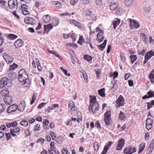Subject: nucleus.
Returning <instances> with one entry per match:
<instances>
[{"label": "nucleus", "instance_id": "obj_12", "mask_svg": "<svg viewBox=\"0 0 154 154\" xmlns=\"http://www.w3.org/2000/svg\"><path fill=\"white\" fill-rule=\"evenodd\" d=\"M116 103L119 105L118 107L124 105V99L123 97L121 95H120L116 101Z\"/></svg>", "mask_w": 154, "mask_h": 154}, {"label": "nucleus", "instance_id": "obj_2", "mask_svg": "<svg viewBox=\"0 0 154 154\" xmlns=\"http://www.w3.org/2000/svg\"><path fill=\"white\" fill-rule=\"evenodd\" d=\"M18 79L23 84H26L28 79V76L25 70L22 69L18 72Z\"/></svg>", "mask_w": 154, "mask_h": 154}, {"label": "nucleus", "instance_id": "obj_41", "mask_svg": "<svg viewBox=\"0 0 154 154\" xmlns=\"http://www.w3.org/2000/svg\"><path fill=\"white\" fill-rule=\"evenodd\" d=\"M94 147L95 150L97 151L99 148V143L98 142H96L94 144Z\"/></svg>", "mask_w": 154, "mask_h": 154}, {"label": "nucleus", "instance_id": "obj_52", "mask_svg": "<svg viewBox=\"0 0 154 154\" xmlns=\"http://www.w3.org/2000/svg\"><path fill=\"white\" fill-rule=\"evenodd\" d=\"M46 103H40L38 106V109H41L46 104Z\"/></svg>", "mask_w": 154, "mask_h": 154}, {"label": "nucleus", "instance_id": "obj_19", "mask_svg": "<svg viewBox=\"0 0 154 154\" xmlns=\"http://www.w3.org/2000/svg\"><path fill=\"white\" fill-rule=\"evenodd\" d=\"M103 31L101 29H100V31L97 35V38L100 42H102L104 39V37L102 35Z\"/></svg>", "mask_w": 154, "mask_h": 154}, {"label": "nucleus", "instance_id": "obj_35", "mask_svg": "<svg viewBox=\"0 0 154 154\" xmlns=\"http://www.w3.org/2000/svg\"><path fill=\"white\" fill-rule=\"evenodd\" d=\"M120 22V20H117L116 21H115L113 23V28L114 29H115L117 26H118V25L119 24Z\"/></svg>", "mask_w": 154, "mask_h": 154}, {"label": "nucleus", "instance_id": "obj_42", "mask_svg": "<svg viewBox=\"0 0 154 154\" xmlns=\"http://www.w3.org/2000/svg\"><path fill=\"white\" fill-rule=\"evenodd\" d=\"M119 118L121 120L124 119L125 118V116L123 112L121 111L119 114Z\"/></svg>", "mask_w": 154, "mask_h": 154}, {"label": "nucleus", "instance_id": "obj_33", "mask_svg": "<svg viewBox=\"0 0 154 154\" xmlns=\"http://www.w3.org/2000/svg\"><path fill=\"white\" fill-rule=\"evenodd\" d=\"M84 58L88 61H90L92 60V58L91 56L87 55H84Z\"/></svg>", "mask_w": 154, "mask_h": 154}, {"label": "nucleus", "instance_id": "obj_61", "mask_svg": "<svg viewBox=\"0 0 154 154\" xmlns=\"http://www.w3.org/2000/svg\"><path fill=\"white\" fill-rule=\"evenodd\" d=\"M84 12L86 15H87L89 16H90V15L91 13V12L90 11H89V10L85 11Z\"/></svg>", "mask_w": 154, "mask_h": 154}, {"label": "nucleus", "instance_id": "obj_22", "mask_svg": "<svg viewBox=\"0 0 154 154\" xmlns=\"http://www.w3.org/2000/svg\"><path fill=\"white\" fill-rule=\"evenodd\" d=\"M107 42V40H104V42L103 44H102L100 45H98L97 46L98 47V48L101 50V51H103L104 49L105 48L106 43Z\"/></svg>", "mask_w": 154, "mask_h": 154}, {"label": "nucleus", "instance_id": "obj_55", "mask_svg": "<svg viewBox=\"0 0 154 154\" xmlns=\"http://www.w3.org/2000/svg\"><path fill=\"white\" fill-rule=\"evenodd\" d=\"M149 137V133L147 132L145 133V138L146 140H148Z\"/></svg>", "mask_w": 154, "mask_h": 154}, {"label": "nucleus", "instance_id": "obj_20", "mask_svg": "<svg viewBox=\"0 0 154 154\" xmlns=\"http://www.w3.org/2000/svg\"><path fill=\"white\" fill-rule=\"evenodd\" d=\"M154 56V52L152 51H150L148 52L145 57V58L147 59V60H149L152 56Z\"/></svg>", "mask_w": 154, "mask_h": 154}, {"label": "nucleus", "instance_id": "obj_17", "mask_svg": "<svg viewBox=\"0 0 154 154\" xmlns=\"http://www.w3.org/2000/svg\"><path fill=\"white\" fill-rule=\"evenodd\" d=\"M69 109L70 111H74L76 110V107L74 102L72 101H71L69 103Z\"/></svg>", "mask_w": 154, "mask_h": 154}, {"label": "nucleus", "instance_id": "obj_50", "mask_svg": "<svg viewBox=\"0 0 154 154\" xmlns=\"http://www.w3.org/2000/svg\"><path fill=\"white\" fill-rule=\"evenodd\" d=\"M60 69L62 70L63 72L64 73V74L68 76H70V74L68 73V74H67V71L64 69L62 67H60Z\"/></svg>", "mask_w": 154, "mask_h": 154}, {"label": "nucleus", "instance_id": "obj_9", "mask_svg": "<svg viewBox=\"0 0 154 154\" xmlns=\"http://www.w3.org/2000/svg\"><path fill=\"white\" fill-rule=\"evenodd\" d=\"M24 21L27 24L33 25L36 23V20L34 18L30 17H27L24 18Z\"/></svg>", "mask_w": 154, "mask_h": 154}, {"label": "nucleus", "instance_id": "obj_39", "mask_svg": "<svg viewBox=\"0 0 154 154\" xmlns=\"http://www.w3.org/2000/svg\"><path fill=\"white\" fill-rule=\"evenodd\" d=\"M50 134L52 137V140H55V139L56 137V134L53 132L50 131Z\"/></svg>", "mask_w": 154, "mask_h": 154}, {"label": "nucleus", "instance_id": "obj_38", "mask_svg": "<svg viewBox=\"0 0 154 154\" xmlns=\"http://www.w3.org/2000/svg\"><path fill=\"white\" fill-rule=\"evenodd\" d=\"M130 57L131 60V62L132 63H133L137 59L136 56L135 55H131Z\"/></svg>", "mask_w": 154, "mask_h": 154}, {"label": "nucleus", "instance_id": "obj_36", "mask_svg": "<svg viewBox=\"0 0 154 154\" xmlns=\"http://www.w3.org/2000/svg\"><path fill=\"white\" fill-rule=\"evenodd\" d=\"M48 51L50 53H52L54 54L55 55V56L58 57L59 58V59L60 60H62V57L61 56H60L59 54H57L55 51Z\"/></svg>", "mask_w": 154, "mask_h": 154}, {"label": "nucleus", "instance_id": "obj_1", "mask_svg": "<svg viewBox=\"0 0 154 154\" xmlns=\"http://www.w3.org/2000/svg\"><path fill=\"white\" fill-rule=\"evenodd\" d=\"M91 104L90 107H89L90 111L91 110L93 114H95L96 112L98 110L99 105L98 102L96 100V98L95 97L91 96Z\"/></svg>", "mask_w": 154, "mask_h": 154}, {"label": "nucleus", "instance_id": "obj_37", "mask_svg": "<svg viewBox=\"0 0 154 154\" xmlns=\"http://www.w3.org/2000/svg\"><path fill=\"white\" fill-rule=\"evenodd\" d=\"M90 2V1L88 0H81L80 1V3L83 5L89 4Z\"/></svg>", "mask_w": 154, "mask_h": 154}, {"label": "nucleus", "instance_id": "obj_16", "mask_svg": "<svg viewBox=\"0 0 154 154\" xmlns=\"http://www.w3.org/2000/svg\"><path fill=\"white\" fill-rule=\"evenodd\" d=\"M23 42L22 40L21 39H19L15 41L14 45L16 48H19L23 46Z\"/></svg>", "mask_w": 154, "mask_h": 154}, {"label": "nucleus", "instance_id": "obj_64", "mask_svg": "<svg viewBox=\"0 0 154 154\" xmlns=\"http://www.w3.org/2000/svg\"><path fill=\"white\" fill-rule=\"evenodd\" d=\"M53 108L51 107H48L45 110V111L47 112H50L51 110H53Z\"/></svg>", "mask_w": 154, "mask_h": 154}, {"label": "nucleus", "instance_id": "obj_8", "mask_svg": "<svg viewBox=\"0 0 154 154\" xmlns=\"http://www.w3.org/2000/svg\"><path fill=\"white\" fill-rule=\"evenodd\" d=\"M18 106L16 104H13L10 106L7 109L8 113H11L17 110Z\"/></svg>", "mask_w": 154, "mask_h": 154}, {"label": "nucleus", "instance_id": "obj_28", "mask_svg": "<svg viewBox=\"0 0 154 154\" xmlns=\"http://www.w3.org/2000/svg\"><path fill=\"white\" fill-rule=\"evenodd\" d=\"M9 93L8 91L6 89H3L1 92L2 94L4 97L8 96Z\"/></svg>", "mask_w": 154, "mask_h": 154}, {"label": "nucleus", "instance_id": "obj_18", "mask_svg": "<svg viewBox=\"0 0 154 154\" xmlns=\"http://www.w3.org/2000/svg\"><path fill=\"white\" fill-rule=\"evenodd\" d=\"M4 57L7 63H11L13 61V58L11 56H9L7 55H4Z\"/></svg>", "mask_w": 154, "mask_h": 154}, {"label": "nucleus", "instance_id": "obj_40", "mask_svg": "<svg viewBox=\"0 0 154 154\" xmlns=\"http://www.w3.org/2000/svg\"><path fill=\"white\" fill-rule=\"evenodd\" d=\"M146 123L147 124H150L152 125L153 123V120L151 118H148L146 120Z\"/></svg>", "mask_w": 154, "mask_h": 154}, {"label": "nucleus", "instance_id": "obj_24", "mask_svg": "<svg viewBox=\"0 0 154 154\" xmlns=\"http://www.w3.org/2000/svg\"><path fill=\"white\" fill-rule=\"evenodd\" d=\"M154 148V144L152 143L151 142L150 145H149L148 149L147 151L149 153H151L152 152V151L153 150Z\"/></svg>", "mask_w": 154, "mask_h": 154}, {"label": "nucleus", "instance_id": "obj_5", "mask_svg": "<svg viewBox=\"0 0 154 154\" xmlns=\"http://www.w3.org/2000/svg\"><path fill=\"white\" fill-rule=\"evenodd\" d=\"M54 20L57 22V23L56 24H54L53 23V24L52 25L51 23H49L47 25H44V33H48V32L49 31L53 28V25L54 26H57L59 22V20L58 19L57 20L55 19Z\"/></svg>", "mask_w": 154, "mask_h": 154}, {"label": "nucleus", "instance_id": "obj_49", "mask_svg": "<svg viewBox=\"0 0 154 154\" xmlns=\"http://www.w3.org/2000/svg\"><path fill=\"white\" fill-rule=\"evenodd\" d=\"M53 4L56 5L57 7H61V4L59 2L54 1L53 2Z\"/></svg>", "mask_w": 154, "mask_h": 154}, {"label": "nucleus", "instance_id": "obj_21", "mask_svg": "<svg viewBox=\"0 0 154 154\" xmlns=\"http://www.w3.org/2000/svg\"><path fill=\"white\" fill-rule=\"evenodd\" d=\"M50 20L51 17L48 14L46 15L43 17V21L45 23H48L49 22Z\"/></svg>", "mask_w": 154, "mask_h": 154}, {"label": "nucleus", "instance_id": "obj_15", "mask_svg": "<svg viewBox=\"0 0 154 154\" xmlns=\"http://www.w3.org/2000/svg\"><path fill=\"white\" fill-rule=\"evenodd\" d=\"M4 99L5 103L6 104L10 105L12 104L13 102L12 97L9 96L4 97Z\"/></svg>", "mask_w": 154, "mask_h": 154}, {"label": "nucleus", "instance_id": "obj_59", "mask_svg": "<svg viewBox=\"0 0 154 154\" xmlns=\"http://www.w3.org/2000/svg\"><path fill=\"white\" fill-rule=\"evenodd\" d=\"M131 74L129 73H126L125 74V80H127L129 77L130 76Z\"/></svg>", "mask_w": 154, "mask_h": 154}, {"label": "nucleus", "instance_id": "obj_58", "mask_svg": "<svg viewBox=\"0 0 154 154\" xmlns=\"http://www.w3.org/2000/svg\"><path fill=\"white\" fill-rule=\"evenodd\" d=\"M89 16L91 18L94 20H96V16L94 15L91 14Z\"/></svg>", "mask_w": 154, "mask_h": 154}, {"label": "nucleus", "instance_id": "obj_3", "mask_svg": "<svg viewBox=\"0 0 154 154\" xmlns=\"http://www.w3.org/2000/svg\"><path fill=\"white\" fill-rule=\"evenodd\" d=\"M104 121L106 127H108L111 125V111H107L105 113Z\"/></svg>", "mask_w": 154, "mask_h": 154}, {"label": "nucleus", "instance_id": "obj_26", "mask_svg": "<svg viewBox=\"0 0 154 154\" xmlns=\"http://www.w3.org/2000/svg\"><path fill=\"white\" fill-rule=\"evenodd\" d=\"M145 143H141L139 145V150L138 152V153H140L143 151L145 147Z\"/></svg>", "mask_w": 154, "mask_h": 154}, {"label": "nucleus", "instance_id": "obj_46", "mask_svg": "<svg viewBox=\"0 0 154 154\" xmlns=\"http://www.w3.org/2000/svg\"><path fill=\"white\" fill-rule=\"evenodd\" d=\"M40 125L39 124H37L34 127V130L35 131H38L40 130Z\"/></svg>", "mask_w": 154, "mask_h": 154}, {"label": "nucleus", "instance_id": "obj_51", "mask_svg": "<svg viewBox=\"0 0 154 154\" xmlns=\"http://www.w3.org/2000/svg\"><path fill=\"white\" fill-rule=\"evenodd\" d=\"M78 0H71L70 1V3L72 5H75L76 4Z\"/></svg>", "mask_w": 154, "mask_h": 154}, {"label": "nucleus", "instance_id": "obj_53", "mask_svg": "<svg viewBox=\"0 0 154 154\" xmlns=\"http://www.w3.org/2000/svg\"><path fill=\"white\" fill-rule=\"evenodd\" d=\"M146 127L147 129L149 130L152 127V125L149 124H147L146 123Z\"/></svg>", "mask_w": 154, "mask_h": 154}, {"label": "nucleus", "instance_id": "obj_48", "mask_svg": "<svg viewBox=\"0 0 154 154\" xmlns=\"http://www.w3.org/2000/svg\"><path fill=\"white\" fill-rule=\"evenodd\" d=\"M74 25L77 26L79 28H82L83 26L81 24V23L76 21V22Z\"/></svg>", "mask_w": 154, "mask_h": 154}, {"label": "nucleus", "instance_id": "obj_62", "mask_svg": "<svg viewBox=\"0 0 154 154\" xmlns=\"http://www.w3.org/2000/svg\"><path fill=\"white\" fill-rule=\"evenodd\" d=\"M63 154H67L68 151L67 149L65 148H64L62 150Z\"/></svg>", "mask_w": 154, "mask_h": 154}, {"label": "nucleus", "instance_id": "obj_44", "mask_svg": "<svg viewBox=\"0 0 154 154\" xmlns=\"http://www.w3.org/2000/svg\"><path fill=\"white\" fill-rule=\"evenodd\" d=\"M109 149V148H108L107 146H105L104 147L103 149L101 154H106L107 152V151Z\"/></svg>", "mask_w": 154, "mask_h": 154}, {"label": "nucleus", "instance_id": "obj_13", "mask_svg": "<svg viewBox=\"0 0 154 154\" xmlns=\"http://www.w3.org/2000/svg\"><path fill=\"white\" fill-rule=\"evenodd\" d=\"M139 24L138 22L135 20L131 21L130 22V27L132 28L137 29L139 27Z\"/></svg>", "mask_w": 154, "mask_h": 154}, {"label": "nucleus", "instance_id": "obj_29", "mask_svg": "<svg viewBox=\"0 0 154 154\" xmlns=\"http://www.w3.org/2000/svg\"><path fill=\"white\" fill-rule=\"evenodd\" d=\"M134 0H126L125 3L127 6H129L131 5L133 3Z\"/></svg>", "mask_w": 154, "mask_h": 154}, {"label": "nucleus", "instance_id": "obj_57", "mask_svg": "<svg viewBox=\"0 0 154 154\" xmlns=\"http://www.w3.org/2000/svg\"><path fill=\"white\" fill-rule=\"evenodd\" d=\"M5 136L6 137L7 140H8L11 138V135L9 133H5Z\"/></svg>", "mask_w": 154, "mask_h": 154}, {"label": "nucleus", "instance_id": "obj_43", "mask_svg": "<svg viewBox=\"0 0 154 154\" xmlns=\"http://www.w3.org/2000/svg\"><path fill=\"white\" fill-rule=\"evenodd\" d=\"M147 94L148 95L150 98L154 97V92L153 91H150L147 92Z\"/></svg>", "mask_w": 154, "mask_h": 154}, {"label": "nucleus", "instance_id": "obj_34", "mask_svg": "<svg viewBox=\"0 0 154 154\" xmlns=\"http://www.w3.org/2000/svg\"><path fill=\"white\" fill-rule=\"evenodd\" d=\"M20 124L22 126H27L28 125V122L26 120H23L20 122Z\"/></svg>", "mask_w": 154, "mask_h": 154}, {"label": "nucleus", "instance_id": "obj_27", "mask_svg": "<svg viewBox=\"0 0 154 154\" xmlns=\"http://www.w3.org/2000/svg\"><path fill=\"white\" fill-rule=\"evenodd\" d=\"M95 3L96 6L99 7H101L103 4L102 0H95Z\"/></svg>", "mask_w": 154, "mask_h": 154}, {"label": "nucleus", "instance_id": "obj_25", "mask_svg": "<svg viewBox=\"0 0 154 154\" xmlns=\"http://www.w3.org/2000/svg\"><path fill=\"white\" fill-rule=\"evenodd\" d=\"M105 89L104 88L100 89L98 91L99 94L102 97H104L105 96Z\"/></svg>", "mask_w": 154, "mask_h": 154}, {"label": "nucleus", "instance_id": "obj_7", "mask_svg": "<svg viewBox=\"0 0 154 154\" xmlns=\"http://www.w3.org/2000/svg\"><path fill=\"white\" fill-rule=\"evenodd\" d=\"M136 150L135 147L130 146L125 149L124 150V153L126 154H131L136 152Z\"/></svg>", "mask_w": 154, "mask_h": 154}, {"label": "nucleus", "instance_id": "obj_10", "mask_svg": "<svg viewBox=\"0 0 154 154\" xmlns=\"http://www.w3.org/2000/svg\"><path fill=\"white\" fill-rule=\"evenodd\" d=\"M125 143V140L123 139H122L119 140L118 142L117 145L116 146V149L118 150H121L124 145Z\"/></svg>", "mask_w": 154, "mask_h": 154}, {"label": "nucleus", "instance_id": "obj_14", "mask_svg": "<svg viewBox=\"0 0 154 154\" xmlns=\"http://www.w3.org/2000/svg\"><path fill=\"white\" fill-rule=\"evenodd\" d=\"M26 106L25 102L23 101L21 102L18 106V111L20 112H22L24 111Z\"/></svg>", "mask_w": 154, "mask_h": 154}, {"label": "nucleus", "instance_id": "obj_11", "mask_svg": "<svg viewBox=\"0 0 154 154\" xmlns=\"http://www.w3.org/2000/svg\"><path fill=\"white\" fill-rule=\"evenodd\" d=\"M8 5L11 9L15 8V6L17 4V0H9L8 2Z\"/></svg>", "mask_w": 154, "mask_h": 154}, {"label": "nucleus", "instance_id": "obj_31", "mask_svg": "<svg viewBox=\"0 0 154 154\" xmlns=\"http://www.w3.org/2000/svg\"><path fill=\"white\" fill-rule=\"evenodd\" d=\"M6 109V106L4 104H0V113L3 112Z\"/></svg>", "mask_w": 154, "mask_h": 154}, {"label": "nucleus", "instance_id": "obj_54", "mask_svg": "<svg viewBox=\"0 0 154 154\" xmlns=\"http://www.w3.org/2000/svg\"><path fill=\"white\" fill-rule=\"evenodd\" d=\"M11 126L13 127H15L17 126V123L16 121H14L11 123Z\"/></svg>", "mask_w": 154, "mask_h": 154}, {"label": "nucleus", "instance_id": "obj_47", "mask_svg": "<svg viewBox=\"0 0 154 154\" xmlns=\"http://www.w3.org/2000/svg\"><path fill=\"white\" fill-rule=\"evenodd\" d=\"M17 36L13 34H11L9 35H8V38L10 39H13L17 38Z\"/></svg>", "mask_w": 154, "mask_h": 154}, {"label": "nucleus", "instance_id": "obj_32", "mask_svg": "<svg viewBox=\"0 0 154 154\" xmlns=\"http://www.w3.org/2000/svg\"><path fill=\"white\" fill-rule=\"evenodd\" d=\"M18 65L15 63H14L12 65H10L9 68L10 70H14L16 68H17Z\"/></svg>", "mask_w": 154, "mask_h": 154}, {"label": "nucleus", "instance_id": "obj_30", "mask_svg": "<svg viewBox=\"0 0 154 154\" xmlns=\"http://www.w3.org/2000/svg\"><path fill=\"white\" fill-rule=\"evenodd\" d=\"M8 76L12 80H14L16 78V74L13 72L8 73Z\"/></svg>", "mask_w": 154, "mask_h": 154}, {"label": "nucleus", "instance_id": "obj_56", "mask_svg": "<svg viewBox=\"0 0 154 154\" xmlns=\"http://www.w3.org/2000/svg\"><path fill=\"white\" fill-rule=\"evenodd\" d=\"M45 141V140L42 138H40L38 139L37 143L41 142L42 144H43Z\"/></svg>", "mask_w": 154, "mask_h": 154}, {"label": "nucleus", "instance_id": "obj_45", "mask_svg": "<svg viewBox=\"0 0 154 154\" xmlns=\"http://www.w3.org/2000/svg\"><path fill=\"white\" fill-rule=\"evenodd\" d=\"M6 3V1L4 0H0V4H2L1 7L2 8H3L5 7Z\"/></svg>", "mask_w": 154, "mask_h": 154}, {"label": "nucleus", "instance_id": "obj_63", "mask_svg": "<svg viewBox=\"0 0 154 154\" xmlns=\"http://www.w3.org/2000/svg\"><path fill=\"white\" fill-rule=\"evenodd\" d=\"M49 122V120L46 119H44L43 121V123L45 125H47Z\"/></svg>", "mask_w": 154, "mask_h": 154}, {"label": "nucleus", "instance_id": "obj_6", "mask_svg": "<svg viewBox=\"0 0 154 154\" xmlns=\"http://www.w3.org/2000/svg\"><path fill=\"white\" fill-rule=\"evenodd\" d=\"M117 2V0H108L111 10L114 11L117 8L118 4Z\"/></svg>", "mask_w": 154, "mask_h": 154}, {"label": "nucleus", "instance_id": "obj_23", "mask_svg": "<svg viewBox=\"0 0 154 154\" xmlns=\"http://www.w3.org/2000/svg\"><path fill=\"white\" fill-rule=\"evenodd\" d=\"M150 82L152 83L154 82V69L151 72L149 76Z\"/></svg>", "mask_w": 154, "mask_h": 154}, {"label": "nucleus", "instance_id": "obj_60", "mask_svg": "<svg viewBox=\"0 0 154 154\" xmlns=\"http://www.w3.org/2000/svg\"><path fill=\"white\" fill-rule=\"evenodd\" d=\"M95 126L97 128H100V124L98 121H97L95 124Z\"/></svg>", "mask_w": 154, "mask_h": 154}, {"label": "nucleus", "instance_id": "obj_4", "mask_svg": "<svg viewBox=\"0 0 154 154\" xmlns=\"http://www.w3.org/2000/svg\"><path fill=\"white\" fill-rule=\"evenodd\" d=\"M11 82L6 77L2 78L0 81V87H11Z\"/></svg>", "mask_w": 154, "mask_h": 154}]
</instances>
